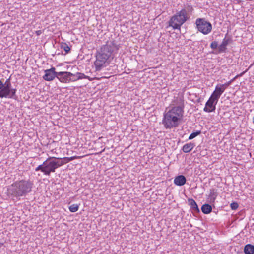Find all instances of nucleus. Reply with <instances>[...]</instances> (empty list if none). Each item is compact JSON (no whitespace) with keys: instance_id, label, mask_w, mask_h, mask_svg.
I'll use <instances>...</instances> for the list:
<instances>
[{"instance_id":"obj_23","label":"nucleus","mask_w":254,"mask_h":254,"mask_svg":"<svg viewBox=\"0 0 254 254\" xmlns=\"http://www.w3.org/2000/svg\"><path fill=\"white\" fill-rule=\"evenodd\" d=\"M60 47L62 49H63L65 52L64 55L68 53L70 51V48L66 43L62 42L60 44Z\"/></svg>"},{"instance_id":"obj_28","label":"nucleus","mask_w":254,"mask_h":254,"mask_svg":"<svg viewBox=\"0 0 254 254\" xmlns=\"http://www.w3.org/2000/svg\"><path fill=\"white\" fill-rule=\"evenodd\" d=\"M238 207L239 205L238 203L236 202H233L230 204V207L232 210H236L238 208Z\"/></svg>"},{"instance_id":"obj_18","label":"nucleus","mask_w":254,"mask_h":254,"mask_svg":"<svg viewBox=\"0 0 254 254\" xmlns=\"http://www.w3.org/2000/svg\"><path fill=\"white\" fill-rule=\"evenodd\" d=\"M210 194L208 196V201L209 203L211 204H214L215 203V201L216 200V198L218 195L217 192L215 191V190L213 189L210 190Z\"/></svg>"},{"instance_id":"obj_21","label":"nucleus","mask_w":254,"mask_h":254,"mask_svg":"<svg viewBox=\"0 0 254 254\" xmlns=\"http://www.w3.org/2000/svg\"><path fill=\"white\" fill-rule=\"evenodd\" d=\"M212 206L211 205L205 203L203 204L201 207V211L205 214H208L212 211Z\"/></svg>"},{"instance_id":"obj_15","label":"nucleus","mask_w":254,"mask_h":254,"mask_svg":"<svg viewBox=\"0 0 254 254\" xmlns=\"http://www.w3.org/2000/svg\"><path fill=\"white\" fill-rule=\"evenodd\" d=\"M71 76V82H74L78 80L86 79L87 76H86L84 73L80 72H76L75 74L70 72Z\"/></svg>"},{"instance_id":"obj_29","label":"nucleus","mask_w":254,"mask_h":254,"mask_svg":"<svg viewBox=\"0 0 254 254\" xmlns=\"http://www.w3.org/2000/svg\"><path fill=\"white\" fill-rule=\"evenodd\" d=\"M3 82L0 80V90H2L3 88Z\"/></svg>"},{"instance_id":"obj_30","label":"nucleus","mask_w":254,"mask_h":254,"mask_svg":"<svg viewBox=\"0 0 254 254\" xmlns=\"http://www.w3.org/2000/svg\"><path fill=\"white\" fill-rule=\"evenodd\" d=\"M42 33V32L41 30H38L36 31V34L37 35H40Z\"/></svg>"},{"instance_id":"obj_2","label":"nucleus","mask_w":254,"mask_h":254,"mask_svg":"<svg viewBox=\"0 0 254 254\" xmlns=\"http://www.w3.org/2000/svg\"><path fill=\"white\" fill-rule=\"evenodd\" d=\"M33 186V183L29 179L16 181L7 188L8 195L16 198L25 196L31 191Z\"/></svg>"},{"instance_id":"obj_13","label":"nucleus","mask_w":254,"mask_h":254,"mask_svg":"<svg viewBox=\"0 0 254 254\" xmlns=\"http://www.w3.org/2000/svg\"><path fill=\"white\" fill-rule=\"evenodd\" d=\"M76 156H73L71 157H64L63 158H53V161L56 169L60 167V166L67 163V162L73 160L74 159L76 158Z\"/></svg>"},{"instance_id":"obj_31","label":"nucleus","mask_w":254,"mask_h":254,"mask_svg":"<svg viewBox=\"0 0 254 254\" xmlns=\"http://www.w3.org/2000/svg\"><path fill=\"white\" fill-rule=\"evenodd\" d=\"M252 122L254 124V117L253 118Z\"/></svg>"},{"instance_id":"obj_14","label":"nucleus","mask_w":254,"mask_h":254,"mask_svg":"<svg viewBox=\"0 0 254 254\" xmlns=\"http://www.w3.org/2000/svg\"><path fill=\"white\" fill-rule=\"evenodd\" d=\"M186 178L183 175L177 176L174 180V183L178 186H182L186 183Z\"/></svg>"},{"instance_id":"obj_7","label":"nucleus","mask_w":254,"mask_h":254,"mask_svg":"<svg viewBox=\"0 0 254 254\" xmlns=\"http://www.w3.org/2000/svg\"><path fill=\"white\" fill-rule=\"evenodd\" d=\"M172 105L173 107L171 109H173V110H175L184 114L185 105L183 96H178L175 97L172 102Z\"/></svg>"},{"instance_id":"obj_10","label":"nucleus","mask_w":254,"mask_h":254,"mask_svg":"<svg viewBox=\"0 0 254 254\" xmlns=\"http://www.w3.org/2000/svg\"><path fill=\"white\" fill-rule=\"evenodd\" d=\"M233 42V39L231 36L228 34L225 35V38L223 39L221 44L218 47V52L219 53L226 52L227 46Z\"/></svg>"},{"instance_id":"obj_27","label":"nucleus","mask_w":254,"mask_h":254,"mask_svg":"<svg viewBox=\"0 0 254 254\" xmlns=\"http://www.w3.org/2000/svg\"><path fill=\"white\" fill-rule=\"evenodd\" d=\"M3 84H4L3 87L8 88V87H12L10 78L6 79V80L5 81V83H3Z\"/></svg>"},{"instance_id":"obj_4","label":"nucleus","mask_w":254,"mask_h":254,"mask_svg":"<svg viewBox=\"0 0 254 254\" xmlns=\"http://www.w3.org/2000/svg\"><path fill=\"white\" fill-rule=\"evenodd\" d=\"M183 117V114L170 109L164 113L162 124L166 129L176 127L179 124V121Z\"/></svg>"},{"instance_id":"obj_9","label":"nucleus","mask_w":254,"mask_h":254,"mask_svg":"<svg viewBox=\"0 0 254 254\" xmlns=\"http://www.w3.org/2000/svg\"><path fill=\"white\" fill-rule=\"evenodd\" d=\"M45 74L43 76V79L47 81H53L55 78L57 77L58 72L56 71L55 67H52L50 69L44 70Z\"/></svg>"},{"instance_id":"obj_17","label":"nucleus","mask_w":254,"mask_h":254,"mask_svg":"<svg viewBox=\"0 0 254 254\" xmlns=\"http://www.w3.org/2000/svg\"><path fill=\"white\" fill-rule=\"evenodd\" d=\"M188 202L189 205L190 206V208L192 211V212L194 213H199L200 210L198 207V205L195 200L189 198L188 199Z\"/></svg>"},{"instance_id":"obj_19","label":"nucleus","mask_w":254,"mask_h":254,"mask_svg":"<svg viewBox=\"0 0 254 254\" xmlns=\"http://www.w3.org/2000/svg\"><path fill=\"white\" fill-rule=\"evenodd\" d=\"M244 253L245 254H254V244L246 245L244 248Z\"/></svg>"},{"instance_id":"obj_25","label":"nucleus","mask_w":254,"mask_h":254,"mask_svg":"<svg viewBox=\"0 0 254 254\" xmlns=\"http://www.w3.org/2000/svg\"><path fill=\"white\" fill-rule=\"evenodd\" d=\"M201 132L200 130H198V131H196L195 132H192V133H191L189 137V140H191L192 139H193L194 138H195V137H196L197 136L200 135L201 134Z\"/></svg>"},{"instance_id":"obj_8","label":"nucleus","mask_w":254,"mask_h":254,"mask_svg":"<svg viewBox=\"0 0 254 254\" xmlns=\"http://www.w3.org/2000/svg\"><path fill=\"white\" fill-rule=\"evenodd\" d=\"M17 89L11 87H3L2 90H0V98H11L16 100L18 98L16 94Z\"/></svg>"},{"instance_id":"obj_12","label":"nucleus","mask_w":254,"mask_h":254,"mask_svg":"<svg viewBox=\"0 0 254 254\" xmlns=\"http://www.w3.org/2000/svg\"><path fill=\"white\" fill-rule=\"evenodd\" d=\"M57 78L62 83H69L71 82L70 72H58Z\"/></svg>"},{"instance_id":"obj_20","label":"nucleus","mask_w":254,"mask_h":254,"mask_svg":"<svg viewBox=\"0 0 254 254\" xmlns=\"http://www.w3.org/2000/svg\"><path fill=\"white\" fill-rule=\"evenodd\" d=\"M195 146L193 143H189L185 144L182 147V151L185 153L190 152Z\"/></svg>"},{"instance_id":"obj_16","label":"nucleus","mask_w":254,"mask_h":254,"mask_svg":"<svg viewBox=\"0 0 254 254\" xmlns=\"http://www.w3.org/2000/svg\"><path fill=\"white\" fill-rule=\"evenodd\" d=\"M223 92V89H221L219 86V85H217L216 86L215 91L211 94V97L214 99V100L218 101L220 96Z\"/></svg>"},{"instance_id":"obj_32","label":"nucleus","mask_w":254,"mask_h":254,"mask_svg":"<svg viewBox=\"0 0 254 254\" xmlns=\"http://www.w3.org/2000/svg\"><path fill=\"white\" fill-rule=\"evenodd\" d=\"M2 245H3V244H2V243H0V247L1 246H2Z\"/></svg>"},{"instance_id":"obj_22","label":"nucleus","mask_w":254,"mask_h":254,"mask_svg":"<svg viewBox=\"0 0 254 254\" xmlns=\"http://www.w3.org/2000/svg\"><path fill=\"white\" fill-rule=\"evenodd\" d=\"M246 72L244 71L242 73H241L240 75H237L235 77H234L232 80H231V81H229L226 83H225V84H220L219 85V86L221 88V89H223V91H225V90L231 84V82L234 80L236 78H237V77L238 76H243V75L244 74V73Z\"/></svg>"},{"instance_id":"obj_6","label":"nucleus","mask_w":254,"mask_h":254,"mask_svg":"<svg viewBox=\"0 0 254 254\" xmlns=\"http://www.w3.org/2000/svg\"><path fill=\"white\" fill-rule=\"evenodd\" d=\"M196 28L198 31L204 35L209 33L212 30V25L210 22L204 18H197L195 21Z\"/></svg>"},{"instance_id":"obj_3","label":"nucleus","mask_w":254,"mask_h":254,"mask_svg":"<svg viewBox=\"0 0 254 254\" xmlns=\"http://www.w3.org/2000/svg\"><path fill=\"white\" fill-rule=\"evenodd\" d=\"M194 9L193 7L187 4L179 11H177L168 21V25L173 29L180 30L182 25L190 18Z\"/></svg>"},{"instance_id":"obj_5","label":"nucleus","mask_w":254,"mask_h":254,"mask_svg":"<svg viewBox=\"0 0 254 254\" xmlns=\"http://www.w3.org/2000/svg\"><path fill=\"white\" fill-rule=\"evenodd\" d=\"M56 167L53 161V158L49 157L43 163L38 166L35 171L37 172L40 171L46 176H50L51 173L55 172Z\"/></svg>"},{"instance_id":"obj_11","label":"nucleus","mask_w":254,"mask_h":254,"mask_svg":"<svg viewBox=\"0 0 254 254\" xmlns=\"http://www.w3.org/2000/svg\"><path fill=\"white\" fill-rule=\"evenodd\" d=\"M217 102L218 101L214 100V99L210 96L209 100L206 103L205 107L203 109L204 111L208 113L214 111Z\"/></svg>"},{"instance_id":"obj_24","label":"nucleus","mask_w":254,"mask_h":254,"mask_svg":"<svg viewBox=\"0 0 254 254\" xmlns=\"http://www.w3.org/2000/svg\"><path fill=\"white\" fill-rule=\"evenodd\" d=\"M79 209V205L77 204H73L69 207V210L71 212H75Z\"/></svg>"},{"instance_id":"obj_26","label":"nucleus","mask_w":254,"mask_h":254,"mask_svg":"<svg viewBox=\"0 0 254 254\" xmlns=\"http://www.w3.org/2000/svg\"><path fill=\"white\" fill-rule=\"evenodd\" d=\"M218 47V42L213 41L210 44V47L211 49L215 50Z\"/></svg>"},{"instance_id":"obj_1","label":"nucleus","mask_w":254,"mask_h":254,"mask_svg":"<svg viewBox=\"0 0 254 254\" xmlns=\"http://www.w3.org/2000/svg\"><path fill=\"white\" fill-rule=\"evenodd\" d=\"M119 50V46L115 41H108L102 46L96 53V61L94 65L96 71H100L108 62L110 57L117 53Z\"/></svg>"}]
</instances>
